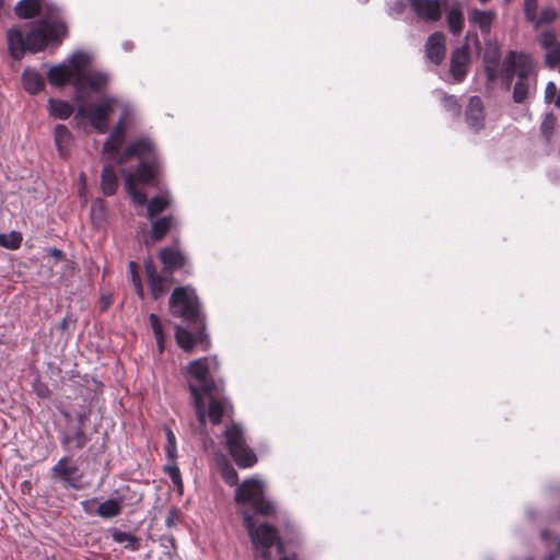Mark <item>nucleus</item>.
<instances>
[{"label": "nucleus", "mask_w": 560, "mask_h": 560, "mask_svg": "<svg viewBox=\"0 0 560 560\" xmlns=\"http://www.w3.org/2000/svg\"><path fill=\"white\" fill-rule=\"evenodd\" d=\"M495 18L497 14L492 10L472 9L469 13L468 20L479 28L482 35H489Z\"/></svg>", "instance_id": "nucleus-20"}, {"label": "nucleus", "mask_w": 560, "mask_h": 560, "mask_svg": "<svg viewBox=\"0 0 560 560\" xmlns=\"http://www.w3.org/2000/svg\"><path fill=\"white\" fill-rule=\"evenodd\" d=\"M545 63L549 69H555L560 65V44L556 47L547 49Z\"/></svg>", "instance_id": "nucleus-45"}, {"label": "nucleus", "mask_w": 560, "mask_h": 560, "mask_svg": "<svg viewBox=\"0 0 560 560\" xmlns=\"http://www.w3.org/2000/svg\"><path fill=\"white\" fill-rule=\"evenodd\" d=\"M450 0H409L410 9L423 22H438Z\"/></svg>", "instance_id": "nucleus-13"}, {"label": "nucleus", "mask_w": 560, "mask_h": 560, "mask_svg": "<svg viewBox=\"0 0 560 560\" xmlns=\"http://www.w3.org/2000/svg\"><path fill=\"white\" fill-rule=\"evenodd\" d=\"M557 553L560 556V540H559V542L557 545Z\"/></svg>", "instance_id": "nucleus-63"}, {"label": "nucleus", "mask_w": 560, "mask_h": 560, "mask_svg": "<svg viewBox=\"0 0 560 560\" xmlns=\"http://www.w3.org/2000/svg\"><path fill=\"white\" fill-rule=\"evenodd\" d=\"M527 560H534L533 558H528ZM545 560H555V556L553 555H549L546 557Z\"/></svg>", "instance_id": "nucleus-62"}, {"label": "nucleus", "mask_w": 560, "mask_h": 560, "mask_svg": "<svg viewBox=\"0 0 560 560\" xmlns=\"http://www.w3.org/2000/svg\"><path fill=\"white\" fill-rule=\"evenodd\" d=\"M67 327H68V320H67V318H63V319L61 320V323L59 324V328H60L61 330H65V329H67Z\"/></svg>", "instance_id": "nucleus-58"}, {"label": "nucleus", "mask_w": 560, "mask_h": 560, "mask_svg": "<svg viewBox=\"0 0 560 560\" xmlns=\"http://www.w3.org/2000/svg\"><path fill=\"white\" fill-rule=\"evenodd\" d=\"M555 105L560 109V90H559L558 96L556 98Z\"/></svg>", "instance_id": "nucleus-59"}, {"label": "nucleus", "mask_w": 560, "mask_h": 560, "mask_svg": "<svg viewBox=\"0 0 560 560\" xmlns=\"http://www.w3.org/2000/svg\"><path fill=\"white\" fill-rule=\"evenodd\" d=\"M541 537H542V539H546V537H547V532L546 530L541 532Z\"/></svg>", "instance_id": "nucleus-64"}, {"label": "nucleus", "mask_w": 560, "mask_h": 560, "mask_svg": "<svg viewBox=\"0 0 560 560\" xmlns=\"http://www.w3.org/2000/svg\"><path fill=\"white\" fill-rule=\"evenodd\" d=\"M22 234L18 231H12L8 234H0V246L10 250H15L21 246L22 243Z\"/></svg>", "instance_id": "nucleus-40"}, {"label": "nucleus", "mask_w": 560, "mask_h": 560, "mask_svg": "<svg viewBox=\"0 0 560 560\" xmlns=\"http://www.w3.org/2000/svg\"><path fill=\"white\" fill-rule=\"evenodd\" d=\"M219 362L215 357L201 358L189 362L187 372L196 382L198 392L206 396H214L221 393L222 384L217 383L212 373L218 369Z\"/></svg>", "instance_id": "nucleus-8"}, {"label": "nucleus", "mask_w": 560, "mask_h": 560, "mask_svg": "<svg viewBox=\"0 0 560 560\" xmlns=\"http://www.w3.org/2000/svg\"><path fill=\"white\" fill-rule=\"evenodd\" d=\"M537 88V78L516 79L512 97L514 103L522 104Z\"/></svg>", "instance_id": "nucleus-27"}, {"label": "nucleus", "mask_w": 560, "mask_h": 560, "mask_svg": "<svg viewBox=\"0 0 560 560\" xmlns=\"http://www.w3.org/2000/svg\"><path fill=\"white\" fill-rule=\"evenodd\" d=\"M132 46H133V45H132V43H131V42H125V43L122 44V47H124V49H125L126 51L131 50V49H132Z\"/></svg>", "instance_id": "nucleus-57"}, {"label": "nucleus", "mask_w": 560, "mask_h": 560, "mask_svg": "<svg viewBox=\"0 0 560 560\" xmlns=\"http://www.w3.org/2000/svg\"><path fill=\"white\" fill-rule=\"evenodd\" d=\"M49 256L52 257L56 260H61L63 258V252L59 248H50L49 249Z\"/></svg>", "instance_id": "nucleus-55"}, {"label": "nucleus", "mask_w": 560, "mask_h": 560, "mask_svg": "<svg viewBox=\"0 0 560 560\" xmlns=\"http://www.w3.org/2000/svg\"><path fill=\"white\" fill-rule=\"evenodd\" d=\"M500 77L503 79L505 86L509 88L512 84L514 77L516 75L514 74V72H510V70L506 67L502 66L500 70Z\"/></svg>", "instance_id": "nucleus-50"}, {"label": "nucleus", "mask_w": 560, "mask_h": 560, "mask_svg": "<svg viewBox=\"0 0 560 560\" xmlns=\"http://www.w3.org/2000/svg\"><path fill=\"white\" fill-rule=\"evenodd\" d=\"M121 512V506L118 504L115 497L100 503L96 509V515L102 518H113L120 515Z\"/></svg>", "instance_id": "nucleus-33"}, {"label": "nucleus", "mask_w": 560, "mask_h": 560, "mask_svg": "<svg viewBox=\"0 0 560 560\" xmlns=\"http://www.w3.org/2000/svg\"><path fill=\"white\" fill-rule=\"evenodd\" d=\"M121 175L124 177V185L126 191L130 196L132 202L136 206H144L148 201L147 194L142 190L137 189L138 182L137 173H132V171L122 168Z\"/></svg>", "instance_id": "nucleus-18"}, {"label": "nucleus", "mask_w": 560, "mask_h": 560, "mask_svg": "<svg viewBox=\"0 0 560 560\" xmlns=\"http://www.w3.org/2000/svg\"><path fill=\"white\" fill-rule=\"evenodd\" d=\"M445 109L451 112L453 115L458 116L460 113V105L454 95H444L442 100Z\"/></svg>", "instance_id": "nucleus-46"}, {"label": "nucleus", "mask_w": 560, "mask_h": 560, "mask_svg": "<svg viewBox=\"0 0 560 560\" xmlns=\"http://www.w3.org/2000/svg\"><path fill=\"white\" fill-rule=\"evenodd\" d=\"M149 320H150V325L153 330L156 343L159 346V350H160V352H162L163 351V342H164V332H163L162 323H161L159 316L153 313L149 316Z\"/></svg>", "instance_id": "nucleus-43"}, {"label": "nucleus", "mask_w": 560, "mask_h": 560, "mask_svg": "<svg viewBox=\"0 0 560 560\" xmlns=\"http://www.w3.org/2000/svg\"><path fill=\"white\" fill-rule=\"evenodd\" d=\"M14 13L20 19L44 14L25 35L18 27L8 30V48L14 60H21L27 50L42 51L48 43L61 42L67 34L61 9L46 0H20L14 7Z\"/></svg>", "instance_id": "nucleus-1"}, {"label": "nucleus", "mask_w": 560, "mask_h": 560, "mask_svg": "<svg viewBox=\"0 0 560 560\" xmlns=\"http://www.w3.org/2000/svg\"><path fill=\"white\" fill-rule=\"evenodd\" d=\"M133 287H135V290H136V293L137 295L140 298V299H143L144 296V290H143V285H142V282H141V278H135L133 279Z\"/></svg>", "instance_id": "nucleus-53"}, {"label": "nucleus", "mask_w": 560, "mask_h": 560, "mask_svg": "<svg viewBox=\"0 0 560 560\" xmlns=\"http://www.w3.org/2000/svg\"><path fill=\"white\" fill-rule=\"evenodd\" d=\"M65 62L68 63L72 74L77 78L78 75H82L81 71L90 62V55L83 51H77L67 58Z\"/></svg>", "instance_id": "nucleus-34"}, {"label": "nucleus", "mask_w": 560, "mask_h": 560, "mask_svg": "<svg viewBox=\"0 0 560 560\" xmlns=\"http://www.w3.org/2000/svg\"><path fill=\"white\" fill-rule=\"evenodd\" d=\"M172 228V217L156 219L151 225V238L153 241L162 240Z\"/></svg>", "instance_id": "nucleus-36"}, {"label": "nucleus", "mask_w": 560, "mask_h": 560, "mask_svg": "<svg viewBox=\"0 0 560 560\" xmlns=\"http://www.w3.org/2000/svg\"><path fill=\"white\" fill-rule=\"evenodd\" d=\"M222 477L229 486H235L238 481V476L233 467L222 469Z\"/></svg>", "instance_id": "nucleus-48"}, {"label": "nucleus", "mask_w": 560, "mask_h": 560, "mask_svg": "<svg viewBox=\"0 0 560 560\" xmlns=\"http://www.w3.org/2000/svg\"><path fill=\"white\" fill-rule=\"evenodd\" d=\"M96 504H97L96 498L83 500L81 502L82 510L84 511V513H86L89 515H96V509H97Z\"/></svg>", "instance_id": "nucleus-49"}, {"label": "nucleus", "mask_w": 560, "mask_h": 560, "mask_svg": "<svg viewBox=\"0 0 560 560\" xmlns=\"http://www.w3.org/2000/svg\"><path fill=\"white\" fill-rule=\"evenodd\" d=\"M61 415L66 420V424L58 429V438L63 451L71 453L83 450L91 441L85 430L88 415L85 412H78L75 418H72L68 411H61Z\"/></svg>", "instance_id": "nucleus-6"}, {"label": "nucleus", "mask_w": 560, "mask_h": 560, "mask_svg": "<svg viewBox=\"0 0 560 560\" xmlns=\"http://www.w3.org/2000/svg\"><path fill=\"white\" fill-rule=\"evenodd\" d=\"M446 10V23L448 31L454 35L458 36L465 25V18L463 13L462 3L458 0H454L452 5Z\"/></svg>", "instance_id": "nucleus-19"}, {"label": "nucleus", "mask_w": 560, "mask_h": 560, "mask_svg": "<svg viewBox=\"0 0 560 560\" xmlns=\"http://www.w3.org/2000/svg\"><path fill=\"white\" fill-rule=\"evenodd\" d=\"M406 9V3L402 0H397L394 5L389 9V15L402 14Z\"/></svg>", "instance_id": "nucleus-51"}, {"label": "nucleus", "mask_w": 560, "mask_h": 560, "mask_svg": "<svg viewBox=\"0 0 560 560\" xmlns=\"http://www.w3.org/2000/svg\"><path fill=\"white\" fill-rule=\"evenodd\" d=\"M159 257L164 268L167 270H178L186 262L185 255L178 249L165 247L159 252Z\"/></svg>", "instance_id": "nucleus-25"}, {"label": "nucleus", "mask_w": 560, "mask_h": 560, "mask_svg": "<svg viewBox=\"0 0 560 560\" xmlns=\"http://www.w3.org/2000/svg\"><path fill=\"white\" fill-rule=\"evenodd\" d=\"M279 560H296L295 557L282 556Z\"/></svg>", "instance_id": "nucleus-61"}, {"label": "nucleus", "mask_w": 560, "mask_h": 560, "mask_svg": "<svg viewBox=\"0 0 560 560\" xmlns=\"http://www.w3.org/2000/svg\"><path fill=\"white\" fill-rule=\"evenodd\" d=\"M110 80L109 73L105 71H89L83 73V75H78L73 79L72 84L75 88V95L73 100H81V97H86L83 94V85H88L95 92H103L108 85Z\"/></svg>", "instance_id": "nucleus-14"}, {"label": "nucleus", "mask_w": 560, "mask_h": 560, "mask_svg": "<svg viewBox=\"0 0 560 560\" xmlns=\"http://www.w3.org/2000/svg\"><path fill=\"white\" fill-rule=\"evenodd\" d=\"M538 43L545 49H550L560 44V42L557 40L556 33L552 31H544L540 33L538 36Z\"/></svg>", "instance_id": "nucleus-44"}, {"label": "nucleus", "mask_w": 560, "mask_h": 560, "mask_svg": "<svg viewBox=\"0 0 560 560\" xmlns=\"http://www.w3.org/2000/svg\"><path fill=\"white\" fill-rule=\"evenodd\" d=\"M55 144L59 155L67 159L73 143V136L69 128L65 125H57L54 131Z\"/></svg>", "instance_id": "nucleus-21"}, {"label": "nucleus", "mask_w": 560, "mask_h": 560, "mask_svg": "<svg viewBox=\"0 0 560 560\" xmlns=\"http://www.w3.org/2000/svg\"><path fill=\"white\" fill-rule=\"evenodd\" d=\"M172 524H173V518L170 516L166 518L165 525L170 527V526H172Z\"/></svg>", "instance_id": "nucleus-60"}, {"label": "nucleus", "mask_w": 560, "mask_h": 560, "mask_svg": "<svg viewBox=\"0 0 560 560\" xmlns=\"http://www.w3.org/2000/svg\"><path fill=\"white\" fill-rule=\"evenodd\" d=\"M501 54L498 47L487 49L483 55L485 74L488 82H494L500 78Z\"/></svg>", "instance_id": "nucleus-22"}, {"label": "nucleus", "mask_w": 560, "mask_h": 560, "mask_svg": "<svg viewBox=\"0 0 560 560\" xmlns=\"http://www.w3.org/2000/svg\"><path fill=\"white\" fill-rule=\"evenodd\" d=\"M73 79L74 75L65 61L51 67L47 72V80L54 86H65L71 80L73 81Z\"/></svg>", "instance_id": "nucleus-26"}, {"label": "nucleus", "mask_w": 560, "mask_h": 560, "mask_svg": "<svg viewBox=\"0 0 560 560\" xmlns=\"http://www.w3.org/2000/svg\"><path fill=\"white\" fill-rule=\"evenodd\" d=\"M132 158L139 163L132 173H137L138 182L142 185L154 186L163 168V160L155 142L148 136H140L131 140L122 153L117 158L118 164H125Z\"/></svg>", "instance_id": "nucleus-3"}, {"label": "nucleus", "mask_w": 560, "mask_h": 560, "mask_svg": "<svg viewBox=\"0 0 560 560\" xmlns=\"http://www.w3.org/2000/svg\"><path fill=\"white\" fill-rule=\"evenodd\" d=\"M119 180L113 165H105L101 175V187L105 196H113L116 194Z\"/></svg>", "instance_id": "nucleus-28"}, {"label": "nucleus", "mask_w": 560, "mask_h": 560, "mask_svg": "<svg viewBox=\"0 0 560 560\" xmlns=\"http://www.w3.org/2000/svg\"><path fill=\"white\" fill-rule=\"evenodd\" d=\"M78 103L77 119L88 118L91 126L100 133L108 130V120L114 107L124 103L117 96L105 95L95 104H88L86 97L74 100Z\"/></svg>", "instance_id": "nucleus-5"}, {"label": "nucleus", "mask_w": 560, "mask_h": 560, "mask_svg": "<svg viewBox=\"0 0 560 560\" xmlns=\"http://www.w3.org/2000/svg\"><path fill=\"white\" fill-rule=\"evenodd\" d=\"M8 14V10L4 7V0H0V21Z\"/></svg>", "instance_id": "nucleus-56"}, {"label": "nucleus", "mask_w": 560, "mask_h": 560, "mask_svg": "<svg viewBox=\"0 0 560 560\" xmlns=\"http://www.w3.org/2000/svg\"><path fill=\"white\" fill-rule=\"evenodd\" d=\"M424 56L434 66H440L446 56V36L436 31L429 35L424 44Z\"/></svg>", "instance_id": "nucleus-16"}, {"label": "nucleus", "mask_w": 560, "mask_h": 560, "mask_svg": "<svg viewBox=\"0 0 560 560\" xmlns=\"http://www.w3.org/2000/svg\"><path fill=\"white\" fill-rule=\"evenodd\" d=\"M465 117L470 129L479 131L483 128V104L479 96L474 95L469 98Z\"/></svg>", "instance_id": "nucleus-17"}, {"label": "nucleus", "mask_w": 560, "mask_h": 560, "mask_svg": "<svg viewBox=\"0 0 560 560\" xmlns=\"http://www.w3.org/2000/svg\"><path fill=\"white\" fill-rule=\"evenodd\" d=\"M48 110L50 116L58 119H67L73 113V107L70 103L62 100H48Z\"/></svg>", "instance_id": "nucleus-30"}, {"label": "nucleus", "mask_w": 560, "mask_h": 560, "mask_svg": "<svg viewBox=\"0 0 560 560\" xmlns=\"http://www.w3.org/2000/svg\"><path fill=\"white\" fill-rule=\"evenodd\" d=\"M21 81L24 90L32 95L39 93L45 86L44 77L30 67L23 71Z\"/></svg>", "instance_id": "nucleus-24"}, {"label": "nucleus", "mask_w": 560, "mask_h": 560, "mask_svg": "<svg viewBox=\"0 0 560 560\" xmlns=\"http://www.w3.org/2000/svg\"><path fill=\"white\" fill-rule=\"evenodd\" d=\"M538 0H524V16L526 21L535 20V12L537 11Z\"/></svg>", "instance_id": "nucleus-47"}, {"label": "nucleus", "mask_w": 560, "mask_h": 560, "mask_svg": "<svg viewBox=\"0 0 560 560\" xmlns=\"http://www.w3.org/2000/svg\"><path fill=\"white\" fill-rule=\"evenodd\" d=\"M50 477L59 481L66 489L81 490L84 487L83 477L77 463L63 456L50 469Z\"/></svg>", "instance_id": "nucleus-10"}, {"label": "nucleus", "mask_w": 560, "mask_h": 560, "mask_svg": "<svg viewBox=\"0 0 560 560\" xmlns=\"http://www.w3.org/2000/svg\"><path fill=\"white\" fill-rule=\"evenodd\" d=\"M144 268H145L148 284L150 287L152 298L154 300H159L160 298H162L164 295V293L166 291L165 281L163 279V277H161L158 273L156 268L154 267V265L152 264L151 260L145 261Z\"/></svg>", "instance_id": "nucleus-23"}, {"label": "nucleus", "mask_w": 560, "mask_h": 560, "mask_svg": "<svg viewBox=\"0 0 560 560\" xmlns=\"http://www.w3.org/2000/svg\"><path fill=\"white\" fill-rule=\"evenodd\" d=\"M470 65V51L467 44L455 48L451 54L450 74L455 83L464 81Z\"/></svg>", "instance_id": "nucleus-15"}, {"label": "nucleus", "mask_w": 560, "mask_h": 560, "mask_svg": "<svg viewBox=\"0 0 560 560\" xmlns=\"http://www.w3.org/2000/svg\"><path fill=\"white\" fill-rule=\"evenodd\" d=\"M503 67L514 72L516 79L537 78L534 58L525 51L510 50L503 58Z\"/></svg>", "instance_id": "nucleus-11"}, {"label": "nucleus", "mask_w": 560, "mask_h": 560, "mask_svg": "<svg viewBox=\"0 0 560 560\" xmlns=\"http://www.w3.org/2000/svg\"><path fill=\"white\" fill-rule=\"evenodd\" d=\"M164 472L171 478L173 485L178 488L179 491L183 489V479L180 470L177 465V460L168 462L163 468Z\"/></svg>", "instance_id": "nucleus-42"}, {"label": "nucleus", "mask_w": 560, "mask_h": 560, "mask_svg": "<svg viewBox=\"0 0 560 560\" xmlns=\"http://www.w3.org/2000/svg\"><path fill=\"white\" fill-rule=\"evenodd\" d=\"M225 412V406L221 400L210 398L208 407V418L212 424H219Z\"/></svg>", "instance_id": "nucleus-39"}, {"label": "nucleus", "mask_w": 560, "mask_h": 560, "mask_svg": "<svg viewBox=\"0 0 560 560\" xmlns=\"http://www.w3.org/2000/svg\"><path fill=\"white\" fill-rule=\"evenodd\" d=\"M164 434H165V445H164V455L167 462L177 460V442L176 436L173 430L168 425H164Z\"/></svg>", "instance_id": "nucleus-35"}, {"label": "nucleus", "mask_w": 560, "mask_h": 560, "mask_svg": "<svg viewBox=\"0 0 560 560\" xmlns=\"http://www.w3.org/2000/svg\"><path fill=\"white\" fill-rule=\"evenodd\" d=\"M235 501L240 505H249L260 515L267 516L275 512L273 503L264 495V483L255 478L244 480L236 488Z\"/></svg>", "instance_id": "nucleus-7"}, {"label": "nucleus", "mask_w": 560, "mask_h": 560, "mask_svg": "<svg viewBox=\"0 0 560 560\" xmlns=\"http://www.w3.org/2000/svg\"><path fill=\"white\" fill-rule=\"evenodd\" d=\"M556 121V116L552 113H547L542 118V121L540 124V133L545 138L547 143L551 142Z\"/></svg>", "instance_id": "nucleus-41"}, {"label": "nucleus", "mask_w": 560, "mask_h": 560, "mask_svg": "<svg viewBox=\"0 0 560 560\" xmlns=\"http://www.w3.org/2000/svg\"><path fill=\"white\" fill-rule=\"evenodd\" d=\"M224 436L229 454L235 464L241 468L253 467L257 463V456L247 444L243 428L238 423H233L225 428Z\"/></svg>", "instance_id": "nucleus-9"}, {"label": "nucleus", "mask_w": 560, "mask_h": 560, "mask_svg": "<svg viewBox=\"0 0 560 560\" xmlns=\"http://www.w3.org/2000/svg\"><path fill=\"white\" fill-rule=\"evenodd\" d=\"M556 92H557L556 84L551 81L548 82L546 85V90H545L546 102H550L553 98V96L556 95Z\"/></svg>", "instance_id": "nucleus-52"}, {"label": "nucleus", "mask_w": 560, "mask_h": 560, "mask_svg": "<svg viewBox=\"0 0 560 560\" xmlns=\"http://www.w3.org/2000/svg\"><path fill=\"white\" fill-rule=\"evenodd\" d=\"M115 499L122 508L124 505H137L142 501V493L136 491L128 485H124L114 491Z\"/></svg>", "instance_id": "nucleus-29"}, {"label": "nucleus", "mask_w": 560, "mask_h": 560, "mask_svg": "<svg viewBox=\"0 0 560 560\" xmlns=\"http://www.w3.org/2000/svg\"><path fill=\"white\" fill-rule=\"evenodd\" d=\"M243 523L255 549V560H272L270 548L273 545L278 553H284V544L275 526L267 523L256 526L248 512H243Z\"/></svg>", "instance_id": "nucleus-4"}, {"label": "nucleus", "mask_w": 560, "mask_h": 560, "mask_svg": "<svg viewBox=\"0 0 560 560\" xmlns=\"http://www.w3.org/2000/svg\"><path fill=\"white\" fill-rule=\"evenodd\" d=\"M557 11L552 7H545L540 11L539 15H537V11L535 12V20L534 21H527L530 23L534 28H539L542 25H549L553 23L557 19Z\"/></svg>", "instance_id": "nucleus-37"}, {"label": "nucleus", "mask_w": 560, "mask_h": 560, "mask_svg": "<svg viewBox=\"0 0 560 560\" xmlns=\"http://www.w3.org/2000/svg\"><path fill=\"white\" fill-rule=\"evenodd\" d=\"M194 407L196 410L197 420L201 425L206 424V418L208 416V410L206 411V405L202 398V395L198 392V388L192 383H189L188 385Z\"/></svg>", "instance_id": "nucleus-32"}, {"label": "nucleus", "mask_w": 560, "mask_h": 560, "mask_svg": "<svg viewBox=\"0 0 560 560\" xmlns=\"http://www.w3.org/2000/svg\"><path fill=\"white\" fill-rule=\"evenodd\" d=\"M170 310L174 316L183 318L195 328V332H191L178 326L175 332L177 345L185 351H190L196 345L207 350L210 340L205 331V315L195 289L175 288L170 298Z\"/></svg>", "instance_id": "nucleus-2"}, {"label": "nucleus", "mask_w": 560, "mask_h": 560, "mask_svg": "<svg viewBox=\"0 0 560 560\" xmlns=\"http://www.w3.org/2000/svg\"><path fill=\"white\" fill-rule=\"evenodd\" d=\"M113 540L117 544H127L126 548L137 551L140 547L139 538L131 533L122 532L116 527L109 529Z\"/></svg>", "instance_id": "nucleus-31"}, {"label": "nucleus", "mask_w": 560, "mask_h": 560, "mask_svg": "<svg viewBox=\"0 0 560 560\" xmlns=\"http://www.w3.org/2000/svg\"><path fill=\"white\" fill-rule=\"evenodd\" d=\"M171 203V199L166 195L154 196L147 205L148 217L153 218L164 211Z\"/></svg>", "instance_id": "nucleus-38"}, {"label": "nucleus", "mask_w": 560, "mask_h": 560, "mask_svg": "<svg viewBox=\"0 0 560 560\" xmlns=\"http://www.w3.org/2000/svg\"><path fill=\"white\" fill-rule=\"evenodd\" d=\"M121 108V116L103 144V153L109 154L110 159L116 158L119 153L126 136L127 119L132 112V108L128 103H122Z\"/></svg>", "instance_id": "nucleus-12"}, {"label": "nucleus", "mask_w": 560, "mask_h": 560, "mask_svg": "<svg viewBox=\"0 0 560 560\" xmlns=\"http://www.w3.org/2000/svg\"><path fill=\"white\" fill-rule=\"evenodd\" d=\"M128 271L130 273L131 281L133 282L135 278H140L138 273V264L136 261H129L128 264Z\"/></svg>", "instance_id": "nucleus-54"}]
</instances>
